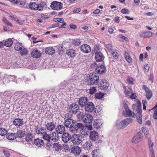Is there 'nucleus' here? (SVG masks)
Returning a JSON list of instances; mask_svg holds the SVG:
<instances>
[{"label":"nucleus","mask_w":157,"mask_h":157,"mask_svg":"<svg viewBox=\"0 0 157 157\" xmlns=\"http://www.w3.org/2000/svg\"><path fill=\"white\" fill-rule=\"evenodd\" d=\"M89 93L90 94H93L97 91L96 87L94 86L90 87L89 89Z\"/></svg>","instance_id":"obj_51"},{"label":"nucleus","mask_w":157,"mask_h":157,"mask_svg":"<svg viewBox=\"0 0 157 157\" xmlns=\"http://www.w3.org/2000/svg\"><path fill=\"white\" fill-rule=\"evenodd\" d=\"M127 81L130 84H133L134 79L133 78L128 77L127 78Z\"/></svg>","instance_id":"obj_56"},{"label":"nucleus","mask_w":157,"mask_h":157,"mask_svg":"<svg viewBox=\"0 0 157 157\" xmlns=\"http://www.w3.org/2000/svg\"><path fill=\"white\" fill-rule=\"evenodd\" d=\"M7 133V131L6 130L2 128H0V135L1 136H3L6 135Z\"/></svg>","instance_id":"obj_46"},{"label":"nucleus","mask_w":157,"mask_h":157,"mask_svg":"<svg viewBox=\"0 0 157 157\" xmlns=\"http://www.w3.org/2000/svg\"><path fill=\"white\" fill-rule=\"evenodd\" d=\"M19 52H20V54L21 56H26L28 53V49L25 47L23 48Z\"/></svg>","instance_id":"obj_39"},{"label":"nucleus","mask_w":157,"mask_h":157,"mask_svg":"<svg viewBox=\"0 0 157 157\" xmlns=\"http://www.w3.org/2000/svg\"><path fill=\"white\" fill-rule=\"evenodd\" d=\"M80 133L79 136L81 137V140H82V138H86L88 136V133L87 132H86V129L80 131Z\"/></svg>","instance_id":"obj_41"},{"label":"nucleus","mask_w":157,"mask_h":157,"mask_svg":"<svg viewBox=\"0 0 157 157\" xmlns=\"http://www.w3.org/2000/svg\"><path fill=\"white\" fill-rule=\"evenodd\" d=\"M16 77V76L15 75H5L2 80V82H4L5 81L6 83H8L10 81H14V79Z\"/></svg>","instance_id":"obj_14"},{"label":"nucleus","mask_w":157,"mask_h":157,"mask_svg":"<svg viewBox=\"0 0 157 157\" xmlns=\"http://www.w3.org/2000/svg\"><path fill=\"white\" fill-rule=\"evenodd\" d=\"M35 130L36 133L41 136L46 132V129L41 126H37Z\"/></svg>","instance_id":"obj_17"},{"label":"nucleus","mask_w":157,"mask_h":157,"mask_svg":"<svg viewBox=\"0 0 157 157\" xmlns=\"http://www.w3.org/2000/svg\"><path fill=\"white\" fill-rule=\"evenodd\" d=\"M132 120L131 118H126L119 123L117 125L119 129L126 127L129 124L132 122Z\"/></svg>","instance_id":"obj_2"},{"label":"nucleus","mask_w":157,"mask_h":157,"mask_svg":"<svg viewBox=\"0 0 157 157\" xmlns=\"http://www.w3.org/2000/svg\"><path fill=\"white\" fill-rule=\"evenodd\" d=\"M124 57L126 60L129 63H131L132 62V59L131 57L128 55V54L125 52L124 54Z\"/></svg>","instance_id":"obj_43"},{"label":"nucleus","mask_w":157,"mask_h":157,"mask_svg":"<svg viewBox=\"0 0 157 157\" xmlns=\"http://www.w3.org/2000/svg\"><path fill=\"white\" fill-rule=\"evenodd\" d=\"M90 138L92 140H95L98 138L99 135L98 132L95 131H92L90 133Z\"/></svg>","instance_id":"obj_26"},{"label":"nucleus","mask_w":157,"mask_h":157,"mask_svg":"<svg viewBox=\"0 0 157 157\" xmlns=\"http://www.w3.org/2000/svg\"><path fill=\"white\" fill-rule=\"evenodd\" d=\"M142 88L145 91L147 99L148 100H149L152 96V93L151 90L145 85H143L142 86Z\"/></svg>","instance_id":"obj_13"},{"label":"nucleus","mask_w":157,"mask_h":157,"mask_svg":"<svg viewBox=\"0 0 157 157\" xmlns=\"http://www.w3.org/2000/svg\"><path fill=\"white\" fill-rule=\"evenodd\" d=\"M98 84V87L101 90H106L109 86V84L107 80L105 79L101 80Z\"/></svg>","instance_id":"obj_7"},{"label":"nucleus","mask_w":157,"mask_h":157,"mask_svg":"<svg viewBox=\"0 0 157 157\" xmlns=\"http://www.w3.org/2000/svg\"><path fill=\"white\" fill-rule=\"evenodd\" d=\"M73 44L75 46H78L81 43V41L79 39H76L74 40L73 41Z\"/></svg>","instance_id":"obj_48"},{"label":"nucleus","mask_w":157,"mask_h":157,"mask_svg":"<svg viewBox=\"0 0 157 157\" xmlns=\"http://www.w3.org/2000/svg\"><path fill=\"white\" fill-rule=\"evenodd\" d=\"M97 150H94L92 153V155L93 157H96L97 155L98 154Z\"/></svg>","instance_id":"obj_62"},{"label":"nucleus","mask_w":157,"mask_h":157,"mask_svg":"<svg viewBox=\"0 0 157 157\" xmlns=\"http://www.w3.org/2000/svg\"><path fill=\"white\" fill-rule=\"evenodd\" d=\"M102 124V121L99 118H97L94 120L93 125L95 128L98 129L101 128Z\"/></svg>","instance_id":"obj_18"},{"label":"nucleus","mask_w":157,"mask_h":157,"mask_svg":"<svg viewBox=\"0 0 157 157\" xmlns=\"http://www.w3.org/2000/svg\"><path fill=\"white\" fill-rule=\"evenodd\" d=\"M23 120L19 118H16L13 121V124L16 126H20L23 124Z\"/></svg>","instance_id":"obj_29"},{"label":"nucleus","mask_w":157,"mask_h":157,"mask_svg":"<svg viewBox=\"0 0 157 157\" xmlns=\"http://www.w3.org/2000/svg\"><path fill=\"white\" fill-rule=\"evenodd\" d=\"M50 6L54 10H59L62 8L63 4L61 2L54 1L52 3Z\"/></svg>","instance_id":"obj_9"},{"label":"nucleus","mask_w":157,"mask_h":157,"mask_svg":"<svg viewBox=\"0 0 157 157\" xmlns=\"http://www.w3.org/2000/svg\"><path fill=\"white\" fill-rule=\"evenodd\" d=\"M53 147L56 151H58L61 148V145L58 143H55L53 145Z\"/></svg>","instance_id":"obj_42"},{"label":"nucleus","mask_w":157,"mask_h":157,"mask_svg":"<svg viewBox=\"0 0 157 157\" xmlns=\"http://www.w3.org/2000/svg\"><path fill=\"white\" fill-rule=\"evenodd\" d=\"M34 144L37 147H41L44 144L43 140L40 139H37L34 140Z\"/></svg>","instance_id":"obj_32"},{"label":"nucleus","mask_w":157,"mask_h":157,"mask_svg":"<svg viewBox=\"0 0 157 157\" xmlns=\"http://www.w3.org/2000/svg\"><path fill=\"white\" fill-rule=\"evenodd\" d=\"M112 54L114 59H117L118 58L119 54L117 52H113L112 53Z\"/></svg>","instance_id":"obj_57"},{"label":"nucleus","mask_w":157,"mask_h":157,"mask_svg":"<svg viewBox=\"0 0 157 157\" xmlns=\"http://www.w3.org/2000/svg\"><path fill=\"white\" fill-rule=\"evenodd\" d=\"M72 153L75 155H79L81 152V150L80 147L78 146L72 147L71 149Z\"/></svg>","instance_id":"obj_21"},{"label":"nucleus","mask_w":157,"mask_h":157,"mask_svg":"<svg viewBox=\"0 0 157 157\" xmlns=\"http://www.w3.org/2000/svg\"><path fill=\"white\" fill-rule=\"evenodd\" d=\"M92 146V143L89 140L86 142L84 144H83V147L84 149L86 150H90L91 147Z\"/></svg>","instance_id":"obj_31"},{"label":"nucleus","mask_w":157,"mask_h":157,"mask_svg":"<svg viewBox=\"0 0 157 157\" xmlns=\"http://www.w3.org/2000/svg\"><path fill=\"white\" fill-rule=\"evenodd\" d=\"M41 136L42 137L43 139L49 142L50 141V138L51 137H50V136L47 134L46 132Z\"/></svg>","instance_id":"obj_44"},{"label":"nucleus","mask_w":157,"mask_h":157,"mask_svg":"<svg viewBox=\"0 0 157 157\" xmlns=\"http://www.w3.org/2000/svg\"><path fill=\"white\" fill-rule=\"evenodd\" d=\"M104 56L103 54L100 52H97L96 53L95 59L97 61H101L104 59Z\"/></svg>","instance_id":"obj_22"},{"label":"nucleus","mask_w":157,"mask_h":157,"mask_svg":"<svg viewBox=\"0 0 157 157\" xmlns=\"http://www.w3.org/2000/svg\"><path fill=\"white\" fill-rule=\"evenodd\" d=\"M88 99L86 97H82L79 98L78 101V103L80 106L82 108L85 106L87 104Z\"/></svg>","instance_id":"obj_16"},{"label":"nucleus","mask_w":157,"mask_h":157,"mask_svg":"<svg viewBox=\"0 0 157 157\" xmlns=\"http://www.w3.org/2000/svg\"><path fill=\"white\" fill-rule=\"evenodd\" d=\"M50 140H51L54 142L57 141L59 140L58 133L56 132H53L50 135Z\"/></svg>","instance_id":"obj_28"},{"label":"nucleus","mask_w":157,"mask_h":157,"mask_svg":"<svg viewBox=\"0 0 157 157\" xmlns=\"http://www.w3.org/2000/svg\"><path fill=\"white\" fill-rule=\"evenodd\" d=\"M85 111L89 112H91L95 109L94 105L91 102H88L85 106Z\"/></svg>","instance_id":"obj_11"},{"label":"nucleus","mask_w":157,"mask_h":157,"mask_svg":"<svg viewBox=\"0 0 157 157\" xmlns=\"http://www.w3.org/2000/svg\"><path fill=\"white\" fill-rule=\"evenodd\" d=\"M18 63L17 62V58H14V61L12 63V65L13 67L15 68L17 67Z\"/></svg>","instance_id":"obj_52"},{"label":"nucleus","mask_w":157,"mask_h":157,"mask_svg":"<svg viewBox=\"0 0 157 157\" xmlns=\"http://www.w3.org/2000/svg\"><path fill=\"white\" fill-rule=\"evenodd\" d=\"M121 12L124 14H128L129 13V11L128 9H123L121 10Z\"/></svg>","instance_id":"obj_60"},{"label":"nucleus","mask_w":157,"mask_h":157,"mask_svg":"<svg viewBox=\"0 0 157 157\" xmlns=\"http://www.w3.org/2000/svg\"><path fill=\"white\" fill-rule=\"evenodd\" d=\"M72 117V115L71 114H69L68 113H65L64 116L63 118L65 120H69L71 119V117Z\"/></svg>","instance_id":"obj_53"},{"label":"nucleus","mask_w":157,"mask_h":157,"mask_svg":"<svg viewBox=\"0 0 157 157\" xmlns=\"http://www.w3.org/2000/svg\"><path fill=\"white\" fill-rule=\"evenodd\" d=\"M25 134V131L22 130H18L17 131L16 135L17 137L21 138L23 137Z\"/></svg>","instance_id":"obj_34"},{"label":"nucleus","mask_w":157,"mask_h":157,"mask_svg":"<svg viewBox=\"0 0 157 157\" xmlns=\"http://www.w3.org/2000/svg\"><path fill=\"white\" fill-rule=\"evenodd\" d=\"M33 139V136L31 133H29L27 134L25 138L26 140L28 141H32Z\"/></svg>","instance_id":"obj_37"},{"label":"nucleus","mask_w":157,"mask_h":157,"mask_svg":"<svg viewBox=\"0 0 157 157\" xmlns=\"http://www.w3.org/2000/svg\"><path fill=\"white\" fill-rule=\"evenodd\" d=\"M141 105V103L139 100H136V103L134 104L132 106L133 111L136 112L137 113H141L142 111Z\"/></svg>","instance_id":"obj_6"},{"label":"nucleus","mask_w":157,"mask_h":157,"mask_svg":"<svg viewBox=\"0 0 157 157\" xmlns=\"http://www.w3.org/2000/svg\"><path fill=\"white\" fill-rule=\"evenodd\" d=\"M79 134H74L71 137V141L74 145H78L82 143V140Z\"/></svg>","instance_id":"obj_4"},{"label":"nucleus","mask_w":157,"mask_h":157,"mask_svg":"<svg viewBox=\"0 0 157 157\" xmlns=\"http://www.w3.org/2000/svg\"><path fill=\"white\" fill-rule=\"evenodd\" d=\"M81 51L84 53H87L91 51L90 46L86 44L82 45L80 47Z\"/></svg>","instance_id":"obj_15"},{"label":"nucleus","mask_w":157,"mask_h":157,"mask_svg":"<svg viewBox=\"0 0 157 157\" xmlns=\"http://www.w3.org/2000/svg\"><path fill=\"white\" fill-rule=\"evenodd\" d=\"M7 138L8 140H13L16 138V136L15 133H8L7 135Z\"/></svg>","instance_id":"obj_38"},{"label":"nucleus","mask_w":157,"mask_h":157,"mask_svg":"<svg viewBox=\"0 0 157 157\" xmlns=\"http://www.w3.org/2000/svg\"><path fill=\"white\" fill-rule=\"evenodd\" d=\"M43 7L42 5L41 4L37 5V7L36 8V10L39 11H41L43 10Z\"/></svg>","instance_id":"obj_64"},{"label":"nucleus","mask_w":157,"mask_h":157,"mask_svg":"<svg viewBox=\"0 0 157 157\" xmlns=\"http://www.w3.org/2000/svg\"><path fill=\"white\" fill-rule=\"evenodd\" d=\"M37 5L35 3H31L29 5V7L32 10H36Z\"/></svg>","instance_id":"obj_45"},{"label":"nucleus","mask_w":157,"mask_h":157,"mask_svg":"<svg viewBox=\"0 0 157 157\" xmlns=\"http://www.w3.org/2000/svg\"><path fill=\"white\" fill-rule=\"evenodd\" d=\"M4 45L7 47H10L13 44V42L12 39H8L6 40V41L4 42Z\"/></svg>","instance_id":"obj_36"},{"label":"nucleus","mask_w":157,"mask_h":157,"mask_svg":"<svg viewBox=\"0 0 157 157\" xmlns=\"http://www.w3.org/2000/svg\"><path fill=\"white\" fill-rule=\"evenodd\" d=\"M142 132L144 133V135L146 137H147V135L148 134V132L147 131V129L146 127L142 128Z\"/></svg>","instance_id":"obj_55"},{"label":"nucleus","mask_w":157,"mask_h":157,"mask_svg":"<svg viewBox=\"0 0 157 157\" xmlns=\"http://www.w3.org/2000/svg\"><path fill=\"white\" fill-rule=\"evenodd\" d=\"M75 51L72 49H70L68 50L66 52V54L71 57H73L75 56Z\"/></svg>","instance_id":"obj_35"},{"label":"nucleus","mask_w":157,"mask_h":157,"mask_svg":"<svg viewBox=\"0 0 157 157\" xmlns=\"http://www.w3.org/2000/svg\"><path fill=\"white\" fill-rule=\"evenodd\" d=\"M99 77L98 75L96 73L90 74L89 78L87 81V84L89 86L96 85L99 82Z\"/></svg>","instance_id":"obj_1"},{"label":"nucleus","mask_w":157,"mask_h":157,"mask_svg":"<svg viewBox=\"0 0 157 157\" xmlns=\"http://www.w3.org/2000/svg\"><path fill=\"white\" fill-rule=\"evenodd\" d=\"M24 47L22 43L17 42L14 46V49L17 51H20Z\"/></svg>","instance_id":"obj_33"},{"label":"nucleus","mask_w":157,"mask_h":157,"mask_svg":"<svg viewBox=\"0 0 157 157\" xmlns=\"http://www.w3.org/2000/svg\"><path fill=\"white\" fill-rule=\"evenodd\" d=\"M62 140L64 143L68 142L70 140H71V135L68 133H64L61 137Z\"/></svg>","instance_id":"obj_20"},{"label":"nucleus","mask_w":157,"mask_h":157,"mask_svg":"<svg viewBox=\"0 0 157 157\" xmlns=\"http://www.w3.org/2000/svg\"><path fill=\"white\" fill-rule=\"evenodd\" d=\"M84 117L83 119L84 122L87 125L88 124H90L93 120V117L92 116L89 114H84Z\"/></svg>","instance_id":"obj_10"},{"label":"nucleus","mask_w":157,"mask_h":157,"mask_svg":"<svg viewBox=\"0 0 157 157\" xmlns=\"http://www.w3.org/2000/svg\"><path fill=\"white\" fill-rule=\"evenodd\" d=\"M84 114L82 112H80L79 113H78L77 115V117L79 119L82 120L83 119Z\"/></svg>","instance_id":"obj_54"},{"label":"nucleus","mask_w":157,"mask_h":157,"mask_svg":"<svg viewBox=\"0 0 157 157\" xmlns=\"http://www.w3.org/2000/svg\"><path fill=\"white\" fill-rule=\"evenodd\" d=\"M132 93V91L130 89L129 90H125L124 91V93L126 96L129 95L130 94Z\"/></svg>","instance_id":"obj_63"},{"label":"nucleus","mask_w":157,"mask_h":157,"mask_svg":"<svg viewBox=\"0 0 157 157\" xmlns=\"http://www.w3.org/2000/svg\"><path fill=\"white\" fill-rule=\"evenodd\" d=\"M104 96L103 94L101 92L97 93L95 94V97L98 99H100L101 98Z\"/></svg>","instance_id":"obj_50"},{"label":"nucleus","mask_w":157,"mask_h":157,"mask_svg":"<svg viewBox=\"0 0 157 157\" xmlns=\"http://www.w3.org/2000/svg\"><path fill=\"white\" fill-rule=\"evenodd\" d=\"M75 124V121L72 119L65 120L64 122V125L66 128H69V130L71 132H73V127Z\"/></svg>","instance_id":"obj_3"},{"label":"nucleus","mask_w":157,"mask_h":157,"mask_svg":"<svg viewBox=\"0 0 157 157\" xmlns=\"http://www.w3.org/2000/svg\"><path fill=\"white\" fill-rule=\"evenodd\" d=\"M31 55L32 56L33 58H38L41 56V53L38 50L35 49L33 50L31 53Z\"/></svg>","instance_id":"obj_25"},{"label":"nucleus","mask_w":157,"mask_h":157,"mask_svg":"<svg viewBox=\"0 0 157 157\" xmlns=\"http://www.w3.org/2000/svg\"><path fill=\"white\" fill-rule=\"evenodd\" d=\"M65 49V47L63 45H61L58 46V50L60 52H63Z\"/></svg>","instance_id":"obj_61"},{"label":"nucleus","mask_w":157,"mask_h":157,"mask_svg":"<svg viewBox=\"0 0 157 157\" xmlns=\"http://www.w3.org/2000/svg\"><path fill=\"white\" fill-rule=\"evenodd\" d=\"M79 108V107L78 104L73 103L70 105L67 109L70 113L75 114L77 113Z\"/></svg>","instance_id":"obj_5"},{"label":"nucleus","mask_w":157,"mask_h":157,"mask_svg":"<svg viewBox=\"0 0 157 157\" xmlns=\"http://www.w3.org/2000/svg\"><path fill=\"white\" fill-rule=\"evenodd\" d=\"M138 113V115L136 117L137 121L139 124H141L142 123V117L141 113Z\"/></svg>","instance_id":"obj_47"},{"label":"nucleus","mask_w":157,"mask_h":157,"mask_svg":"<svg viewBox=\"0 0 157 157\" xmlns=\"http://www.w3.org/2000/svg\"><path fill=\"white\" fill-rule=\"evenodd\" d=\"M73 131L71 132L72 133H75L77 132V130L79 129H81L80 131H82L83 130H85L86 128L85 126L83 125L82 123H77L74 125L73 127Z\"/></svg>","instance_id":"obj_8"},{"label":"nucleus","mask_w":157,"mask_h":157,"mask_svg":"<svg viewBox=\"0 0 157 157\" xmlns=\"http://www.w3.org/2000/svg\"><path fill=\"white\" fill-rule=\"evenodd\" d=\"M54 21L56 22L63 23L64 22L63 19L62 18H54Z\"/></svg>","instance_id":"obj_58"},{"label":"nucleus","mask_w":157,"mask_h":157,"mask_svg":"<svg viewBox=\"0 0 157 157\" xmlns=\"http://www.w3.org/2000/svg\"><path fill=\"white\" fill-rule=\"evenodd\" d=\"M22 92L21 91H18L15 92L14 95V96L16 98L19 99L22 95Z\"/></svg>","instance_id":"obj_49"},{"label":"nucleus","mask_w":157,"mask_h":157,"mask_svg":"<svg viewBox=\"0 0 157 157\" xmlns=\"http://www.w3.org/2000/svg\"><path fill=\"white\" fill-rule=\"evenodd\" d=\"M142 137V135L140 132L137 133L132 138V142L134 143H137L141 141Z\"/></svg>","instance_id":"obj_12"},{"label":"nucleus","mask_w":157,"mask_h":157,"mask_svg":"<svg viewBox=\"0 0 157 157\" xmlns=\"http://www.w3.org/2000/svg\"><path fill=\"white\" fill-rule=\"evenodd\" d=\"M125 112L126 113L125 114V115L127 117L132 116L134 117L135 116V113L130 110L129 109L125 110Z\"/></svg>","instance_id":"obj_40"},{"label":"nucleus","mask_w":157,"mask_h":157,"mask_svg":"<svg viewBox=\"0 0 157 157\" xmlns=\"http://www.w3.org/2000/svg\"><path fill=\"white\" fill-rule=\"evenodd\" d=\"M152 33L150 31H144L140 33L139 36L141 38H146L151 37Z\"/></svg>","instance_id":"obj_19"},{"label":"nucleus","mask_w":157,"mask_h":157,"mask_svg":"<svg viewBox=\"0 0 157 157\" xmlns=\"http://www.w3.org/2000/svg\"><path fill=\"white\" fill-rule=\"evenodd\" d=\"M55 49L52 47H47L45 49V52L48 54L53 55L55 52Z\"/></svg>","instance_id":"obj_27"},{"label":"nucleus","mask_w":157,"mask_h":157,"mask_svg":"<svg viewBox=\"0 0 157 157\" xmlns=\"http://www.w3.org/2000/svg\"><path fill=\"white\" fill-rule=\"evenodd\" d=\"M46 127L47 130L52 131L55 128V125L53 122H51L47 123Z\"/></svg>","instance_id":"obj_30"},{"label":"nucleus","mask_w":157,"mask_h":157,"mask_svg":"<svg viewBox=\"0 0 157 157\" xmlns=\"http://www.w3.org/2000/svg\"><path fill=\"white\" fill-rule=\"evenodd\" d=\"M2 151L4 154V155L7 157H10V154L8 151L6 150H3Z\"/></svg>","instance_id":"obj_59"},{"label":"nucleus","mask_w":157,"mask_h":157,"mask_svg":"<svg viewBox=\"0 0 157 157\" xmlns=\"http://www.w3.org/2000/svg\"><path fill=\"white\" fill-rule=\"evenodd\" d=\"M106 71V68L103 65H101L97 67L95 71L99 74H101L104 72Z\"/></svg>","instance_id":"obj_24"},{"label":"nucleus","mask_w":157,"mask_h":157,"mask_svg":"<svg viewBox=\"0 0 157 157\" xmlns=\"http://www.w3.org/2000/svg\"><path fill=\"white\" fill-rule=\"evenodd\" d=\"M56 130L58 133L61 134L65 132V128L63 125H59L57 126L56 128Z\"/></svg>","instance_id":"obj_23"}]
</instances>
